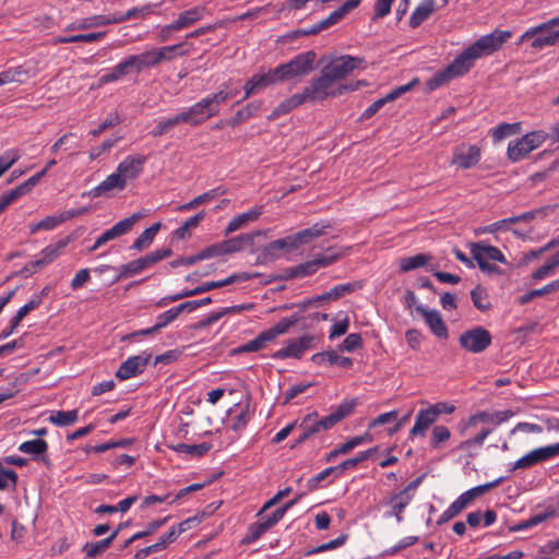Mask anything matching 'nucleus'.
Here are the masks:
<instances>
[{"mask_svg":"<svg viewBox=\"0 0 559 559\" xmlns=\"http://www.w3.org/2000/svg\"><path fill=\"white\" fill-rule=\"evenodd\" d=\"M512 35L511 31L496 28L491 33L481 36L457 55L449 66L437 72L427 82V86L430 90H436L451 80L465 75L474 67L477 59L490 56L500 50Z\"/></svg>","mask_w":559,"mask_h":559,"instance_id":"f257e3e1","label":"nucleus"},{"mask_svg":"<svg viewBox=\"0 0 559 559\" xmlns=\"http://www.w3.org/2000/svg\"><path fill=\"white\" fill-rule=\"evenodd\" d=\"M230 83L231 80L222 83L217 92L206 95L189 108L180 111L185 123L195 127L217 116L221 106L238 94L237 88H230Z\"/></svg>","mask_w":559,"mask_h":559,"instance_id":"f03ea898","label":"nucleus"},{"mask_svg":"<svg viewBox=\"0 0 559 559\" xmlns=\"http://www.w3.org/2000/svg\"><path fill=\"white\" fill-rule=\"evenodd\" d=\"M514 416V412L511 409L487 412L480 411L469 416L465 423H462L461 435L469 436L466 440L462 441L459 448L463 451L471 450L473 448H480L484 444L486 438L492 433L493 428L483 427L477 433L473 435V430L480 424H490L493 427H498L501 424L508 421Z\"/></svg>","mask_w":559,"mask_h":559,"instance_id":"7ed1b4c3","label":"nucleus"},{"mask_svg":"<svg viewBox=\"0 0 559 559\" xmlns=\"http://www.w3.org/2000/svg\"><path fill=\"white\" fill-rule=\"evenodd\" d=\"M364 81H357L355 84H336L322 69L320 75L312 78L309 85L301 91L307 102H321L329 97H335L356 91Z\"/></svg>","mask_w":559,"mask_h":559,"instance_id":"20e7f679","label":"nucleus"},{"mask_svg":"<svg viewBox=\"0 0 559 559\" xmlns=\"http://www.w3.org/2000/svg\"><path fill=\"white\" fill-rule=\"evenodd\" d=\"M153 63L148 51L144 50L138 55H129L121 59L107 73L99 78L100 84H109L122 80L131 74H140L141 72L152 69Z\"/></svg>","mask_w":559,"mask_h":559,"instance_id":"39448f33","label":"nucleus"},{"mask_svg":"<svg viewBox=\"0 0 559 559\" xmlns=\"http://www.w3.org/2000/svg\"><path fill=\"white\" fill-rule=\"evenodd\" d=\"M473 259L477 262L479 270L488 275H501L502 270L491 262L507 264L504 254L495 246L485 241H478L469 245Z\"/></svg>","mask_w":559,"mask_h":559,"instance_id":"423d86ee","label":"nucleus"},{"mask_svg":"<svg viewBox=\"0 0 559 559\" xmlns=\"http://www.w3.org/2000/svg\"><path fill=\"white\" fill-rule=\"evenodd\" d=\"M316 60V51L308 50L296 55L288 62L278 64L276 68L282 82L308 75L313 71Z\"/></svg>","mask_w":559,"mask_h":559,"instance_id":"0eeeda50","label":"nucleus"},{"mask_svg":"<svg viewBox=\"0 0 559 559\" xmlns=\"http://www.w3.org/2000/svg\"><path fill=\"white\" fill-rule=\"evenodd\" d=\"M547 132L537 130L524 134L516 141H511L507 148L508 158L512 163L520 162L531 152L538 148L547 140Z\"/></svg>","mask_w":559,"mask_h":559,"instance_id":"6e6552de","label":"nucleus"},{"mask_svg":"<svg viewBox=\"0 0 559 559\" xmlns=\"http://www.w3.org/2000/svg\"><path fill=\"white\" fill-rule=\"evenodd\" d=\"M491 343V333L480 325L468 329L459 336L461 348L472 354L484 353L490 347Z\"/></svg>","mask_w":559,"mask_h":559,"instance_id":"1a4fd4ad","label":"nucleus"},{"mask_svg":"<svg viewBox=\"0 0 559 559\" xmlns=\"http://www.w3.org/2000/svg\"><path fill=\"white\" fill-rule=\"evenodd\" d=\"M421 483V477H417L411 481L404 489L393 493L388 500L391 510L385 512V518L394 516L397 523L403 521V511L413 501L416 490Z\"/></svg>","mask_w":559,"mask_h":559,"instance_id":"9d476101","label":"nucleus"},{"mask_svg":"<svg viewBox=\"0 0 559 559\" xmlns=\"http://www.w3.org/2000/svg\"><path fill=\"white\" fill-rule=\"evenodd\" d=\"M362 63V58L345 55L334 59L322 69L336 84H341L340 82L342 80L349 75L355 69L360 68Z\"/></svg>","mask_w":559,"mask_h":559,"instance_id":"9b49d317","label":"nucleus"},{"mask_svg":"<svg viewBox=\"0 0 559 559\" xmlns=\"http://www.w3.org/2000/svg\"><path fill=\"white\" fill-rule=\"evenodd\" d=\"M141 217V213H133L129 217L119 221L111 228L105 230L99 237H97L94 245L88 249V251L94 252L108 241L115 240L123 235H127Z\"/></svg>","mask_w":559,"mask_h":559,"instance_id":"f8f14e48","label":"nucleus"},{"mask_svg":"<svg viewBox=\"0 0 559 559\" xmlns=\"http://www.w3.org/2000/svg\"><path fill=\"white\" fill-rule=\"evenodd\" d=\"M277 83H282V79L276 67L267 72H258L246 82L243 86L245 95L241 100H245L251 95L258 94L266 87Z\"/></svg>","mask_w":559,"mask_h":559,"instance_id":"ddd939ff","label":"nucleus"},{"mask_svg":"<svg viewBox=\"0 0 559 559\" xmlns=\"http://www.w3.org/2000/svg\"><path fill=\"white\" fill-rule=\"evenodd\" d=\"M481 158L480 148L476 145L461 144L454 147L451 164L460 169H469L476 166Z\"/></svg>","mask_w":559,"mask_h":559,"instance_id":"4468645a","label":"nucleus"},{"mask_svg":"<svg viewBox=\"0 0 559 559\" xmlns=\"http://www.w3.org/2000/svg\"><path fill=\"white\" fill-rule=\"evenodd\" d=\"M558 24H552V19H549L538 25L531 27L534 31L533 40L531 47L533 50H542L545 47L555 46L558 44L557 33L552 31Z\"/></svg>","mask_w":559,"mask_h":559,"instance_id":"2eb2a0df","label":"nucleus"},{"mask_svg":"<svg viewBox=\"0 0 559 559\" xmlns=\"http://www.w3.org/2000/svg\"><path fill=\"white\" fill-rule=\"evenodd\" d=\"M313 346V337L310 335H304L295 340L288 341L285 347L280 348L272 354L273 359H287L296 358L300 359L304 354Z\"/></svg>","mask_w":559,"mask_h":559,"instance_id":"dca6fc26","label":"nucleus"},{"mask_svg":"<svg viewBox=\"0 0 559 559\" xmlns=\"http://www.w3.org/2000/svg\"><path fill=\"white\" fill-rule=\"evenodd\" d=\"M152 355L142 353L124 360L116 372L119 380H128L141 374L150 362Z\"/></svg>","mask_w":559,"mask_h":559,"instance_id":"f3484780","label":"nucleus"},{"mask_svg":"<svg viewBox=\"0 0 559 559\" xmlns=\"http://www.w3.org/2000/svg\"><path fill=\"white\" fill-rule=\"evenodd\" d=\"M415 310L423 316L432 334L442 340L449 337L448 326L438 310L428 309L423 305H417Z\"/></svg>","mask_w":559,"mask_h":559,"instance_id":"a211bd4d","label":"nucleus"},{"mask_svg":"<svg viewBox=\"0 0 559 559\" xmlns=\"http://www.w3.org/2000/svg\"><path fill=\"white\" fill-rule=\"evenodd\" d=\"M146 160L147 158L145 155H128L118 164L116 169L122 176L124 181L128 182V180H134L140 176Z\"/></svg>","mask_w":559,"mask_h":559,"instance_id":"6ab92c4d","label":"nucleus"},{"mask_svg":"<svg viewBox=\"0 0 559 559\" xmlns=\"http://www.w3.org/2000/svg\"><path fill=\"white\" fill-rule=\"evenodd\" d=\"M417 84V80L401 85L394 90H392L390 93H388L385 96L377 99L371 105H369L362 112L364 119H370L373 115H376L385 104L389 102H393L401 97L403 94L407 93L413 88V86Z\"/></svg>","mask_w":559,"mask_h":559,"instance_id":"aec40b11","label":"nucleus"},{"mask_svg":"<svg viewBox=\"0 0 559 559\" xmlns=\"http://www.w3.org/2000/svg\"><path fill=\"white\" fill-rule=\"evenodd\" d=\"M186 46L192 47V44L182 41L175 45L152 47L147 49L153 67L156 68L163 61H171L177 57L175 51L185 48Z\"/></svg>","mask_w":559,"mask_h":559,"instance_id":"412c9836","label":"nucleus"},{"mask_svg":"<svg viewBox=\"0 0 559 559\" xmlns=\"http://www.w3.org/2000/svg\"><path fill=\"white\" fill-rule=\"evenodd\" d=\"M83 212L84 211L76 212V211L70 210V211H66L63 213H60L59 215L46 216L45 218H43L38 223L32 224L29 226V231H31V234H36L39 230H52L57 226L62 224L63 222L72 218V217H74L78 214L83 213Z\"/></svg>","mask_w":559,"mask_h":559,"instance_id":"4be33fe9","label":"nucleus"},{"mask_svg":"<svg viewBox=\"0 0 559 559\" xmlns=\"http://www.w3.org/2000/svg\"><path fill=\"white\" fill-rule=\"evenodd\" d=\"M548 460H550V456L547 447L536 448L516 460L510 471L530 468Z\"/></svg>","mask_w":559,"mask_h":559,"instance_id":"5701e85b","label":"nucleus"},{"mask_svg":"<svg viewBox=\"0 0 559 559\" xmlns=\"http://www.w3.org/2000/svg\"><path fill=\"white\" fill-rule=\"evenodd\" d=\"M329 229H331V225L329 223H316L311 227L305 228L293 234V237L295 239L297 248H299L306 243H309L313 239L326 235Z\"/></svg>","mask_w":559,"mask_h":559,"instance_id":"b1692460","label":"nucleus"},{"mask_svg":"<svg viewBox=\"0 0 559 559\" xmlns=\"http://www.w3.org/2000/svg\"><path fill=\"white\" fill-rule=\"evenodd\" d=\"M311 361L319 366H333L337 365L341 368H352L353 359L349 357L341 356L336 350L316 353L311 356Z\"/></svg>","mask_w":559,"mask_h":559,"instance_id":"393cba45","label":"nucleus"},{"mask_svg":"<svg viewBox=\"0 0 559 559\" xmlns=\"http://www.w3.org/2000/svg\"><path fill=\"white\" fill-rule=\"evenodd\" d=\"M126 187L127 182L116 169L115 173L110 174L105 180L91 190V195L97 198L107 194L114 189L121 191Z\"/></svg>","mask_w":559,"mask_h":559,"instance_id":"a878e982","label":"nucleus"},{"mask_svg":"<svg viewBox=\"0 0 559 559\" xmlns=\"http://www.w3.org/2000/svg\"><path fill=\"white\" fill-rule=\"evenodd\" d=\"M296 249H298V248L295 242V239H294L293 235H289L287 237L276 239V240L269 242L264 247L263 252L265 255H267L272 259H276L280 257L281 252H293Z\"/></svg>","mask_w":559,"mask_h":559,"instance_id":"bb28decb","label":"nucleus"},{"mask_svg":"<svg viewBox=\"0 0 559 559\" xmlns=\"http://www.w3.org/2000/svg\"><path fill=\"white\" fill-rule=\"evenodd\" d=\"M437 419L438 417L430 406L425 409H420L416 415L415 424L411 429V435L425 436L426 431Z\"/></svg>","mask_w":559,"mask_h":559,"instance_id":"cd10ccee","label":"nucleus"},{"mask_svg":"<svg viewBox=\"0 0 559 559\" xmlns=\"http://www.w3.org/2000/svg\"><path fill=\"white\" fill-rule=\"evenodd\" d=\"M437 10L435 0H423L413 11L409 17V26L412 28L418 27L423 22L428 20L430 15Z\"/></svg>","mask_w":559,"mask_h":559,"instance_id":"c85d7f7f","label":"nucleus"},{"mask_svg":"<svg viewBox=\"0 0 559 559\" xmlns=\"http://www.w3.org/2000/svg\"><path fill=\"white\" fill-rule=\"evenodd\" d=\"M263 213V205L255 206L245 213H241L235 216L226 227V234H231L243 226H246L250 222L257 221L260 215Z\"/></svg>","mask_w":559,"mask_h":559,"instance_id":"c756f323","label":"nucleus"},{"mask_svg":"<svg viewBox=\"0 0 559 559\" xmlns=\"http://www.w3.org/2000/svg\"><path fill=\"white\" fill-rule=\"evenodd\" d=\"M120 532V527H117L108 537L94 543H86L82 551L87 558L94 559L102 555L106 549L110 547L112 542L116 539Z\"/></svg>","mask_w":559,"mask_h":559,"instance_id":"7c9ffc66","label":"nucleus"},{"mask_svg":"<svg viewBox=\"0 0 559 559\" xmlns=\"http://www.w3.org/2000/svg\"><path fill=\"white\" fill-rule=\"evenodd\" d=\"M304 103H307V100L302 93H296L290 97L286 98L285 100H283L282 103H280L269 116V120H275L281 116L288 114L294 108H297L298 106L302 105Z\"/></svg>","mask_w":559,"mask_h":559,"instance_id":"2f4dec72","label":"nucleus"},{"mask_svg":"<svg viewBox=\"0 0 559 559\" xmlns=\"http://www.w3.org/2000/svg\"><path fill=\"white\" fill-rule=\"evenodd\" d=\"M47 450L48 443L43 439L24 441L19 445L20 452L33 455L35 459L43 460L46 463L49 462L45 456Z\"/></svg>","mask_w":559,"mask_h":559,"instance_id":"473e14b6","label":"nucleus"},{"mask_svg":"<svg viewBox=\"0 0 559 559\" xmlns=\"http://www.w3.org/2000/svg\"><path fill=\"white\" fill-rule=\"evenodd\" d=\"M261 100H253L248 103L245 107L239 109L231 118L228 119L227 124L235 128L250 118H252L261 108Z\"/></svg>","mask_w":559,"mask_h":559,"instance_id":"72a5a7b5","label":"nucleus"},{"mask_svg":"<svg viewBox=\"0 0 559 559\" xmlns=\"http://www.w3.org/2000/svg\"><path fill=\"white\" fill-rule=\"evenodd\" d=\"M205 14L204 7H194L181 12L174 22L179 31L185 29L202 20Z\"/></svg>","mask_w":559,"mask_h":559,"instance_id":"f704fd0d","label":"nucleus"},{"mask_svg":"<svg viewBox=\"0 0 559 559\" xmlns=\"http://www.w3.org/2000/svg\"><path fill=\"white\" fill-rule=\"evenodd\" d=\"M358 285L356 283H345V284H338L332 287L329 292L317 296L313 300L310 302H321L326 300H336L345 295H348L353 293Z\"/></svg>","mask_w":559,"mask_h":559,"instance_id":"c9c22d12","label":"nucleus"},{"mask_svg":"<svg viewBox=\"0 0 559 559\" xmlns=\"http://www.w3.org/2000/svg\"><path fill=\"white\" fill-rule=\"evenodd\" d=\"M252 234H241L231 239L222 242L224 254L235 253L243 250L247 246L253 243Z\"/></svg>","mask_w":559,"mask_h":559,"instance_id":"e433bc0d","label":"nucleus"},{"mask_svg":"<svg viewBox=\"0 0 559 559\" xmlns=\"http://www.w3.org/2000/svg\"><path fill=\"white\" fill-rule=\"evenodd\" d=\"M377 451L378 447H373L368 450L358 452L354 457L343 461L342 463L335 466L337 468V476H342L343 473L347 469H354L360 463L370 459L372 454L376 453Z\"/></svg>","mask_w":559,"mask_h":559,"instance_id":"4c0bfd02","label":"nucleus"},{"mask_svg":"<svg viewBox=\"0 0 559 559\" xmlns=\"http://www.w3.org/2000/svg\"><path fill=\"white\" fill-rule=\"evenodd\" d=\"M273 341L274 340L269 334V332L263 331V332L259 333L253 340H250L249 342H247L243 345L236 348L235 352L236 353L258 352V350L265 348Z\"/></svg>","mask_w":559,"mask_h":559,"instance_id":"58836bf2","label":"nucleus"},{"mask_svg":"<svg viewBox=\"0 0 559 559\" xmlns=\"http://www.w3.org/2000/svg\"><path fill=\"white\" fill-rule=\"evenodd\" d=\"M146 269H148V267H147L143 257H141L136 260L130 261L129 263L122 264L121 266L118 267L119 273L114 278L112 283L119 282L122 278H128V277L134 276Z\"/></svg>","mask_w":559,"mask_h":559,"instance_id":"ea45409f","label":"nucleus"},{"mask_svg":"<svg viewBox=\"0 0 559 559\" xmlns=\"http://www.w3.org/2000/svg\"><path fill=\"white\" fill-rule=\"evenodd\" d=\"M432 259V255L428 253H418L416 255L405 257L400 259V270L402 272H409L426 266Z\"/></svg>","mask_w":559,"mask_h":559,"instance_id":"a19ab883","label":"nucleus"},{"mask_svg":"<svg viewBox=\"0 0 559 559\" xmlns=\"http://www.w3.org/2000/svg\"><path fill=\"white\" fill-rule=\"evenodd\" d=\"M185 123L183 116L181 112L169 117L167 119H160L157 121L155 128L151 131L153 138L162 136L170 132L177 124Z\"/></svg>","mask_w":559,"mask_h":559,"instance_id":"79ce46f5","label":"nucleus"},{"mask_svg":"<svg viewBox=\"0 0 559 559\" xmlns=\"http://www.w3.org/2000/svg\"><path fill=\"white\" fill-rule=\"evenodd\" d=\"M162 224L155 223L151 227L144 229L140 236L133 241L131 249L142 251L145 248L150 247L153 242L156 234L158 233Z\"/></svg>","mask_w":559,"mask_h":559,"instance_id":"37998d69","label":"nucleus"},{"mask_svg":"<svg viewBox=\"0 0 559 559\" xmlns=\"http://www.w3.org/2000/svg\"><path fill=\"white\" fill-rule=\"evenodd\" d=\"M106 32H96L88 34H78L71 36H59L53 39L55 44H71V43H93L102 40Z\"/></svg>","mask_w":559,"mask_h":559,"instance_id":"c03bdc74","label":"nucleus"},{"mask_svg":"<svg viewBox=\"0 0 559 559\" xmlns=\"http://www.w3.org/2000/svg\"><path fill=\"white\" fill-rule=\"evenodd\" d=\"M471 298L475 308L481 312L488 311L492 308L489 294L487 289L481 285H477L471 292Z\"/></svg>","mask_w":559,"mask_h":559,"instance_id":"a18cd8bd","label":"nucleus"},{"mask_svg":"<svg viewBox=\"0 0 559 559\" xmlns=\"http://www.w3.org/2000/svg\"><path fill=\"white\" fill-rule=\"evenodd\" d=\"M171 449L178 453L200 457L206 454L212 449V444L209 442H202L200 444L178 443L176 445H173Z\"/></svg>","mask_w":559,"mask_h":559,"instance_id":"49530a36","label":"nucleus"},{"mask_svg":"<svg viewBox=\"0 0 559 559\" xmlns=\"http://www.w3.org/2000/svg\"><path fill=\"white\" fill-rule=\"evenodd\" d=\"M79 418V411H53L50 413L49 421L59 427L73 425Z\"/></svg>","mask_w":559,"mask_h":559,"instance_id":"de8ad7c7","label":"nucleus"},{"mask_svg":"<svg viewBox=\"0 0 559 559\" xmlns=\"http://www.w3.org/2000/svg\"><path fill=\"white\" fill-rule=\"evenodd\" d=\"M28 79V71L23 67L9 68L0 73V86L8 83H23Z\"/></svg>","mask_w":559,"mask_h":559,"instance_id":"09e8293b","label":"nucleus"},{"mask_svg":"<svg viewBox=\"0 0 559 559\" xmlns=\"http://www.w3.org/2000/svg\"><path fill=\"white\" fill-rule=\"evenodd\" d=\"M41 304V296H34L28 302L21 307L15 316L12 318V328L16 329L21 321L33 310L38 308Z\"/></svg>","mask_w":559,"mask_h":559,"instance_id":"8fccbe9b","label":"nucleus"},{"mask_svg":"<svg viewBox=\"0 0 559 559\" xmlns=\"http://www.w3.org/2000/svg\"><path fill=\"white\" fill-rule=\"evenodd\" d=\"M521 132V122L514 123H500L492 130V138L495 141H501L510 135L518 134Z\"/></svg>","mask_w":559,"mask_h":559,"instance_id":"3c124183","label":"nucleus"},{"mask_svg":"<svg viewBox=\"0 0 559 559\" xmlns=\"http://www.w3.org/2000/svg\"><path fill=\"white\" fill-rule=\"evenodd\" d=\"M341 252L336 251L334 248H328L324 252L317 254L313 258V261L316 262L317 267L321 269L335 263L337 260L341 259Z\"/></svg>","mask_w":559,"mask_h":559,"instance_id":"603ef678","label":"nucleus"},{"mask_svg":"<svg viewBox=\"0 0 559 559\" xmlns=\"http://www.w3.org/2000/svg\"><path fill=\"white\" fill-rule=\"evenodd\" d=\"M298 498L293 499L288 502H286L284 506L275 510L272 514L264 516L261 521L264 522V524L267 525V528L270 530L272 526H274L277 522H280L284 514L294 506L296 504Z\"/></svg>","mask_w":559,"mask_h":559,"instance_id":"864d4df0","label":"nucleus"},{"mask_svg":"<svg viewBox=\"0 0 559 559\" xmlns=\"http://www.w3.org/2000/svg\"><path fill=\"white\" fill-rule=\"evenodd\" d=\"M368 441H371V437L369 433H365L364 436H356L348 439L346 442L340 444L336 448V453H342V455L349 453L358 445H361Z\"/></svg>","mask_w":559,"mask_h":559,"instance_id":"5fc2aeb1","label":"nucleus"},{"mask_svg":"<svg viewBox=\"0 0 559 559\" xmlns=\"http://www.w3.org/2000/svg\"><path fill=\"white\" fill-rule=\"evenodd\" d=\"M347 538H348L347 534H342L338 537H336L335 539L330 540L329 543L321 544V545L308 550L306 552V555L311 556L314 554L324 552L328 550L335 549L337 547L343 546L345 544V542L347 540Z\"/></svg>","mask_w":559,"mask_h":559,"instance_id":"6e6d98bb","label":"nucleus"},{"mask_svg":"<svg viewBox=\"0 0 559 559\" xmlns=\"http://www.w3.org/2000/svg\"><path fill=\"white\" fill-rule=\"evenodd\" d=\"M266 531H269V528L263 521H257L250 524L248 527V534L243 538V543L252 544L257 542Z\"/></svg>","mask_w":559,"mask_h":559,"instance_id":"4d7b16f0","label":"nucleus"},{"mask_svg":"<svg viewBox=\"0 0 559 559\" xmlns=\"http://www.w3.org/2000/svg\"><path fill=\"white\" fill-rule=\"evenodd\" d=\"M296 322V318H283L275 325L267 329L266 331L272 336V338L275 340L280 335L285 334L293 325H295Z\"/></svg>","mask_w":559,"mask_h":559,"instance_id":"13d9d810","label":"nucleus"},{"mask_svg":"<svg viewBox=\"0 0 559 559\" xmlns=\"http://www.w3.org/2000/svg\"><path fill=\"white\" fill-rule=\"evenodd\" d=\"M451 437L449 428L445 426H435L431 433L430 445L439 448L441 443L448 441Z\"/></svg>","mask_w":559,"mask_h":559,"instance_id":"bf43d9fd","label":"nucleus"},{"mask_svg":"<svg viewBox=\"0 0 559 559\" xmlns=\"http://www.w3.org/2000/svg\"><path fill=\"white\" fill-rule=\"evenodd\" d=\"M362 346V338L359 333L348 334L342 344L338 346V349L342 352L352 353Z\"/></svg>","mask_w":559,"mask_h":559,"instance_id":"052dcab7","label":"nucleus"},{"mask_svg":"<svg viewBox=\"0 0 559 559\" xmlns=\"http://www.w3.org/2000/svg\"><path fill=\"white\" fill-rule=\"evenodd\" d=\"M557 516H558L557 509L552 506H549L546 509H544L543 511H539V512H536L535 514H533L530 518V520H531V524H533V527H534V526H537L548 520L555 519Z\"/></svg>","mask_w":559,"mask_h":559,"instance_id":"680f3d73","label":"nucleus"},{"mask_svg":"<svg viewBox=\"0 0 559 559\" xmlns=\"http://www.w3.org/2000/svg\"><path fill=\"white\" fill-rule=\"evenodd\" d=\"M69 245V239H60L56 243L48 245L45 247L41 252L52 262L55 261L62 252V250Z\"/></svg>","mask_w":559,"mask_h":559,"instance_id":"e2e57ef3","label":"nucleus"},{"mask_svg":"<svg viewBox=\"0 0 559 559\" xmlns=\"http://www.w3.org/2000/svg\"><path fill=\"white\" fill-rule=\"evenodd\" d=\"M108 25V20L106 15H93L88 17H84L78 22V28L87 29Z\"/></svg>","mask_w":559,"mask_h":559,"instance_id":"0e129e2a","label":"nucleus"},{"mask_svg":"<svg viewBox=\"0 0 559 559\" xmlns=\"http://www.w3.org/2000/svg\"><path fill=\"white\" fill-rule=\"evenodd\" d=\"M178 316L179 314L175 307L158 314L156 318V323L154 324L155 330L160 331L162 329L166 328L168 324L175 321L178 318Z\"/></svg>","mask_w":559,"mask_h":559,"instance_id":"69168bd1","label":"nucleus"},{"mask_svg":"<svg viewBox=\"0 0 559 559\" xmlns=\"http://www.w3.org/2000/svg\"><path fill=\"white\" fill-rule=\"evenodd\" d=\"M20 158L17 151L9 150L0 155V175L2 176Z\"/></svg>","mask_w":559,"mask_h":559,"instance_id":"338daca9","label":"nucleus"},{"mask_svg":"<svg viewBox=\"0 0 559 559\" xmlns=\"http://www.w3.org/2000/svg\"><path fill=\"white\" fill-rule=\"evenodd\" d=\"M120 140L121 138L107 139L99 146L91 148V151L88 152L90 159L95 160L103 153L111 150Z\"/></svg>","mask_w":559,"mask_h":559,"instance_id":"774afa93","label":"nucleus"}]
</instances>
